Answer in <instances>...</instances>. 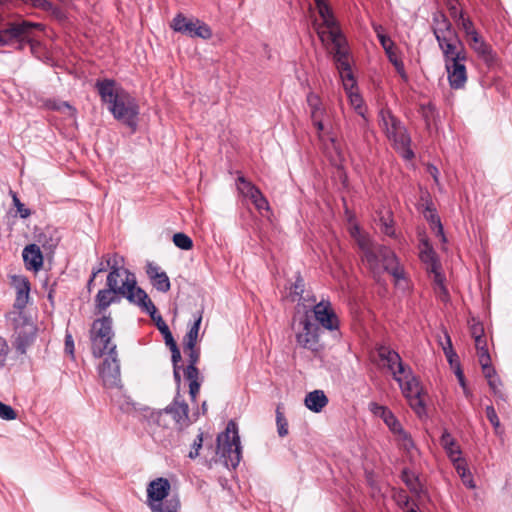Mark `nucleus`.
I'll return each mask as SVG.
<instances>
[{"mask_svg":"<svg viewBox=\"0 0 512 512\" xmlns=\"http://www.w3.org/2000/svg\"><path fill=\"white\" fill-rule=\"evenodd\" d=\"M350 233L362 252L364 265L374 277H379L383 272H387L394 278L396 285L402 288L406 287L404 269L391 249L374 244L370 237L362 233L357 226H354Z\"/></svg>","mask_w":512,"mask_h":512,"instance_id":"obj_1","label":"nucleus"},{"mask_svg":"<svg viewBox=\"0 0 512 512\" xmlns=\"http://www.w3.org/2000/svg\"><path fill=\"white\" fill-rule=\"evenodd\" d=\"M30 284L26 278L16 280V299L13 311L8 314V319L13 324L14 333L12 344L17 354L23 355L30 347L37 333L34 322L25 315L23 309L28 303Z\"/></svg>","mask_w":512,"mask_h":512,"instance_id":"obj_2","label":"nucleus"},{"mask_svg":"<svg viewBox=\"0 0 512 512\" xmlns=\"http://www.w3.org/2000/svg\"><path fill=\"white\" fill-rule=\"evenodd\" d=\"M96 88L113 117L135 131L140 113L136 99L110 79L97 81Z\"/></svg>","mask_w":512,"mask_h":512,"instance_id":"obj_3","label":"nucleus"},{"mask_svg":"<svg viewBox=\"0 0 512 512\" xmlns=\"http://www.w3.org/2000/svg\"><path fill=\"white\" fill-rule=\"evenodd\" d=\"M123 259L117 254L106 256V264L110 268L107 276L108 289L126 297L131 303L138 305L146 299L147 293L137 287L135 275L120 264Z\"/></svg>","mask_w":512,"mask_h":512,"instance_id":"obj_4","label":"nucleus"},{"mask_svg":"<svg viewBox=\"0 0 512 512\" xmlns=\"http://www.w3.org/2000/svg\"><path fill=\"white\" fill-rule=\"evenodd\" d=\"M316 9L322 23L313 22L314 29L322 43L330 42L333 45V59L338 53L348 54L346 39L338 28L337 21L327 0H314Z\"/></svg>","mask_w":512,"mask_h":512,"instance_id":"obj_5","label":"nucleus"},{"mask_svg":"<svg viewBox=\"0 0 512 512\" xmlns=\"http://www.w3.org/2000/svg\"><path fill=\"white\" fill-rule=\"evenodd\" d=\"M379 118L380 127L392 143L393 147L404 159H412L414 157V153L410 148L411 138L403 123L387 109H382L380 111Z\"/></svg>","mask_w":512,"mask_h":512,"instance_id":"obj_6","label":"nucleus"},{"mask_svg":"<svg viewBox=\"0 0 512 512\" xmlns=\"http://www.w3.org/2000/svg\"><path fill=\"white\" fill-rule=\"evenodd\" d=\"M217 455L227 468L235 469L242 457V447L238 427L234 421H229L224 432L217 437Z\"/></svg>","mask_w":512,"mask_h":512,"instance_id":"obj_7","label":"nucleus"},{"mask_svg":"<svg viewBox=\"0 0 512 512\" xmlns=\"http://www.w3.org/2000/svg\"><path fill=\"white\" fill-rule=\"evenodd\" d=\"M309 114L313 125L317 130L319 140L323 143L326 150H333L338 158H341V148L339 143L333 138L324 136L326 122L329 119L327 108L323 104L319 95L310 92L306 98Z\"/></svg>","mask_w":512,"mask_h":512,"instance_id":"obj_8","label":"nucleus"},{"mask_svg":"<svg viewBox=\"0 0 512 512\" xmlns=\"http://www.w3.org/2000/svg\"><path fill=\"white\" fill-rule=\"evenodd\" d=\"M34 29L44 30L41 23L30 21L13 22L8 24L5 29L0 30V47L9 46L17 42L19 48L22 49L25 44H29L31 51L34 53L38 42L31 38Z\"/></svg>","mask_w":512,"mask_h":512,"instance_id":"obj_9","label":"nucleus"},{"mask_svg":"<svg viewBox=\"0 0 512 512\" xmlns=\"http://www.w3.org/2000/svg\"><path fill=\"white\" fill-rule=\"evenodd\" d=\"M293 329L296 342L300 347L313 353H318L322 349L320 328L307 312L299 317L295 316Z\"/></svg>","mask_w":512,"mask_h":512,"instance_id":"obj_10","label":"nucleus"},{"mask_svg":"<svg viewBox=\"0 0 512 512\" xmlns=\"http://www.w3.org/2000/svg\"><path fill=\"white\" fill-rule=\"evenodd\" d=\"M394 380L399 384L400 389L408 400L410 407L415 413L422 417L426 414L425 393L419 380L407 369L404 374H400Z\"/></svg>","mask_w":512,"mask_h":512,"instance_id":"obj_11","label":"nucleus"},{"mask_svg":"<svg viewBox=\"0 0 512 512\" xmlns=\"http://www.w3.org/2000/svg\"><path fill=\"white\" fill-rule=\"evenodd\" d=\"M334 62L351 106L360 116L364 117L363 100L359 93L354 90L356 81L351 71L349 54L338 53Z\"/></svg>","mask_w":512,"mask_h":512,"instance_id":"obj_12","label":"nucleus"},{"mask_svg":"<svg viewBox=\"0 0 512 512\" xmlns=\"http://www.w3.org/2000/svg\"><path fill=\"white\" fill-rule=\"evenodd\" d=\"M114 333L112 330V319L104 316L93 322L91 328L92 352L95 357H101L106 351L114 345L111 339Z\"/></svg>","mask_w":512,"mask_h":512,"instance_id":"obj_13","label":"nucleus"},{"mask_svg":"<svg viewBox=\"0 0 512 512\" xmlns=\"http://www.w3.org/2000/svg\"><path fill=\"white\" fill-rule=\"evenodd\" d=\"M142 416L147 423L151 436L157 442L164 441L166 432L175 428L172 423L171 415H169L165 409L154 410L144 408Z\"/></svg>","mask_w":512,"mask_h":512,"instance_id":"obj_14","label":"nucleus"},{"mask_svg":"<svg viewBox=\"0 0 512 512\" xmlns=\"http://www.w3.org/2000/svg\"><path fill=\"white\" fill-rule=\"evenodd\" d=\"M434 35L443 53L444 63L467 56L455 30L448 29V32L443 34L442 30L434 29Z\"/></svg>","mask_w":512,"mask_h":512,"instance_id":"obj_15","label":"nucleus"},{"mask_svg":"<svg viewBox=\"0 0 512 512\" xmlns=\"http://www.w3.org/2000/svg\"><path fill=\"white\" fill-rule=\"evenodd\" d=\"M171 28L178 33L189 37H198L201 39H209L212 36L210 27L197 18H188L183 14H177L172 22Z\"/></svg>","mask_w":512,"mask_h":512,"instance_id":"obj_16","label":"nucleus"},{"mask_svg":"<svg viewBox=\"0 0 512 512\" xmlns=\"http://www.w3.org/2000/svg\"><path fill=\"white\" fill-rule=\"evenodd\" d=\"M99 376L105 388L121 387L120 364L117 357L116 345L110 348L108 357L105 358L100 365Z\"/></svg>","mask_w":512,"mask_h":512,"instance_id":"obj_17","label":"nucleus"},{"mask_svg":"<svg viewBox=\"0 0 512 512\" xmlns=\"http://www.w3.org/2000/svg\"><path fill=\"white\" fill-rule=\"evenodd\" d=\"M313 313L318 324L324 329L334 333L335 336L339 334V320L331 308L329 301H321L314 305Z\"/></svg>","mask_w":512,"mask_h":512,"instance_id":"obj_18","label":"nucleus"},{"mask_svg":"<svg viewBox=\"0 0 512 512\" xmlns=\"http://www.w3.org/2000/svg\"><path fill=\"white\" fill-rule=\"evenodd\" d=\"M374 30L377 34V38L383 47L389 61L395 67L397 73L401 77L404 82L408 81V75L405 71L404 64L402 60L398 57L397 53L394 50V42L383 33V28L380 25L374 26Z\"/></svg>","mask_w":512,"mask_h":512,"instance_id":"obj_19","label":"nucleus"},{"mask_svg":"<svg viewBox=\"0 0 512 512\" xmlns=\"http://www.w3.org/2000/svg\"><path fill=\"white\" fill-rule=\"evenodd\" d=\"M170 490L171 484L166 478L158 477L150 481L146 488V505L151 507L164 503L165 500H167Z\"/></svg>","mask_w":512,"mask_h":512,"instance_id":"obj_20","label":"nucleus"},{"mask_svg":"<svg viewBox=\"0 0 512 512\" xmlns=\"http://www.w3.org/2000/svg\"><path fill=\"white\" fill-rule=\"evenodd\" d=\"M185 352L188 354L189 364L183 370L186 380L189 382V394L191 399L194 400L200 389L199 371L196 364L199 360V351L195 347L186 348Z\"/></svg>","mask_w":512,"mask_h":512,"instance_id":"obj_21","label":"nucleus"},{"mask_svg":"<svg viewBox=\"0 0 512 512\" xmlns=\"http://www.w3.org/2000/svg\"><path fill=\"white\" fill-rule=\"evenodd\" d=\"M467 56L445 63L447 79L452 89L458 90L465 87L467 82L466 69Z\"/></svg>","mask_w":512,"mask_h":512,"instance_id":"obj_22","label":"nucleus"},{"mask_svg":"<svg viewBox=\"0 0 512 512\" xmlns=\"http://www.w3.org/2000/svg\"><path fill=\"white\" fill-rule=\"evenodd\" d=\"M379 357L386 363L388 369L393 374V378H396L400 374H404L405 370H407L401 361L399 354L394 350L387 347H381L379 349Z\"/></svg>","mask_w":512,"mask_h":512,"instance_id":"obj_23","label":"nucleus"},{"mask_svg":"<svg viewBox=\"0 0 512 512\" xmlns=\"http://www.w3.org/2000/svg\"><path fill=\"white\" fill-rule=\"evenodd\" d=\"M468 45L470 48L486 63L490 64L494 61V54L492 52L491 46L486 43L482 36L479 33H475L474 35L467 38Z\"/></svg>","mask_w":512,"mask_h":512,"instance_id":"obj_24","label":"nucleus"},{"mask_svg":"<svg viewBox=\"0 0 512 512\" xmlns=\"http://www.w3.org/2000/svg\"><path fill=\"white\" fill-rule=\"evenodd\" d=\"M165 410L171 415L172 423L175 427L180 429L186 425L188 419V405L184 401H179L178 398H176Z\"/></svg>","mask_w":512,"mask_h":512,"instance_id":"obj_25","label":"nucleus"},{"mask_svg":"<svg viewBox=\"0 0 512 512\" xmlns=\"http://www.w3.org/2000/svg\"><path fill=\"white\" fill-rule=\"evenodd\" d=\"M146 273L150 278L152 285L160 292H167L170 289V280L167 274L160 270L154 263H148Z\"/></svg>","mask_w":512,"mask_h":512,"instance_id":"obj_26","label":"nucleus"},{"mask_svg":"<svg viewBox=\"0 0 512 512\" xmlns=\"http://www.w3.org/2000/svg\"><path fill=\"white\" fill-rule=\"evenodd\" d=\"M440 445L446 452L453 465L463 459L461 457L462 451L460 446L457 444L456 440L450 434V432L446 429L443 431L440 437Z\"/></svg>","mask_w":512,"mask_h":512,"instance_id":"obj_27","label":"nucleus"},{"mask_svg":"<svg viewBox=\"0 0 512 512\" xmlns=\"http://www.w3.org/2000/svg\"><path fill=\"white\" fill-rule=\"evenodd\" d=\"M420 259L426 265L430 276L441 272V264L438 261L433 248L425 241L420 249Z\"/></svg>","mask_w":512,"mask_h":512,"instance_id":"obj_28","label":"nucleus"},{"mask_svg":"<svg viewBox=\"0 0 512 512\" xmlns=\"http://www.w3.org/2000/svg\"><path fill=\"white\" fill-rule=\"evenodd\" d=\"M23 260L28 269L38 271L43 265V256L36 244L26 246L22 253Z\"/></svg>","mask_w":512,"mask_h":512,"instance_id":"obj_29","label":"nucleus"},{"mask_svg":"<svg viewBox=\"0 0 512 512\" xmlns=\"http://www.w3.org/2000/svg\"><path fill=\"white\" fill-rule=\"evenodd\" d=\"M138 306L143 311L148 313L150 315V317L152 318V320L155 321L156 326H157L158 330L162 333V335H164L170 331L168 325L165 323L162 316L157 314V309H156L154 303L148 297V295H146V299L144 301H141L138 304Z\"/></svg>","mask_w":512,"mask_h":512,"instance_id":"obj_30","label":"nucleus"},{"mask_svg":"<svg viewBox=\"0 0 512 512\" xmlns=\"http://www.w3.org/2000/svg\"><path fill=\"white\" fill-rule=\"evenodd\" d=\"M304 403L309 410L319 413L327 405L328 398L322 390H314L306 395Z\"/></svg>","mask_w":512,"mask_h":512,"instance_id":"obj_31","label":"nucleus"},{"mask_svg":"<svg viewBox=\"0 0 512 512\" xmlns=\"http://www.w3.org/2000/svg\"><path fill=\"white\" fill-rule=\"evenodd\" d=\"M119 294L110 290L102 289L99 290L95 297L96 308L99 313L105 311L112 303L119 302Z\"/></svg>","mask_w":512,"mask_h":512,"instance_id":"obj_32","label":"nucleus"},{"mask_svg":"<svg viewBox=\"0 0 512 512\" xmlns=\"http://www.w3.org/2000/svg\"><path fill=\"white\" fill-rule=\"evenodd\" d=\"M372 411L376 416L383 419L392 432L394 430H399L400 422L389 409L381 405L373 404Z\"/></svg>","mask_w":512,"mask_h":512,"instance_id":"obj_33","label":"nucleus"},{"mask_svg":"<svg viewBox=\"0 0 512 512\" xmlns=\"http://www.w3.org/2000/svg\"><path fill=\"white\" fill-rule=\"evenodd\" d=\"M430 277L433 282V288H434V293H435L436 297L440 301L447 303L450 299V295H449V292L444 284L445 276L442 274V272H440V273H436Z\"/></svg>","mask_w":512,"mask_h":512,"instance_id":"obj_34","label":"nucleus"},{"mask_svg":"<svg viewBox=\"0 0 512 512\" xmlns=\"http://www.w3.org/2000/svg\"><path fill=\"white\" fill-rule=\"evenodd\" d=\"M201 321H202V314L198 313L195 316L194 322H193L192 326L189 328V331L187 332V334L184 338V345L186 348L195 347L197 340H198Z\"/></svg>","mask_w":512,"mask_h":512,"instance_id":"obj_35","label":"nucleus"},{"mask_svg":"<svg viewBox=\"0 0 512 512\" xmlns=\"http://www.w3.org/2000/svg\"><path fill=\"white\" fill-rule=\"evenodd\" d=\"M454 468L462 480V483L469 489H474L476 487L475 482L473 480V476L466 465L465 459L460 460L455 463Z\"/></svg>","mask_w":512,"mask_h":512,"instance_id":"obj_36","label":"nucleus"},{"mask_svg":"<svg viewBox=\"0 0 512 512\" xmlns=\"http://www.w3.org/2000/svg\"><path fill=\"white\" fill-rule=\"evenodd\" d=\"M181 503L178 497L165 500L164 503L149 507L151 512H180Z\"/></svg>","mask_w":512,"mask_h":512,"instance_id":"obj_37","label":"nucleus"},{"mask_svg":"<svg viewBox=\"0 0 512 512\" xmlns=\"http://www.w3.org/2000/svg\"><path fill=\"white\" fill-rule=\"evenodd\" d=\"M239 192L251 201L256 198L259 193V189L255 187L251 182L247 181L244 177H239L237 182Z\"/></svg>","mask_w":512,"mask_h":512,"instance_id":"obj_38","label":"nucleus"},{"mask_svg":"<svg viewBox=\"0 0 512 512\" xmlns=\"http://www.w3.org/2000/svg\"><path fill=\"white\" fill-rule=\"evenodd\" d=\"M426 219L431 225L432 230L434 231L435 235L440 237L443 242L446 241V237L444 235L443 226L441 224L440 218L438 215L431 209H427V212L425 214Z\"/></svg>","mask_w":512,"mask_h":512,"instance_id":"obj_39","label":"nucleus"},{"mask_svg":"<svg viewBox=\"0 0 512 512\" xmlns=\"http://www.w3.org/2000/svg\"><path fill=\"white\" fill-rule=\"evenodd\" d=\"M304 288V280L300 276H298L296 281L291 285L288 296L292 301L305 300V298L303 297Z\"/></svg>","mask_w":512,"mask_h":512,"instance_id":"obj_40","label":"nucleus"},{"mask_svg":"<svg viewBox=\"0 0 512 512\" xmlns=\"http://www.w3.org/2000/svg\"><path fill=\"white\" fill-rule=\"evenodd\" d=\"M402 480L411 492L416 494L420 492V483L414 473L404 470L402 472Z\"/></svg>","mask_w":512,"mask_h":512,"instance_id":"obj_41","label":"nucleus"},{"mask_svg":"<svg viewBox=\"0 0 512 512\" xmlns=\"http://www.w3.org/2000/svg\"><path fill=\"white\" fill-rule=\"evenodd\" d=\"M393 433L397 437L399 444L407 451H410L414 447V443L410 435L399 425V430H394Z\"/></svg>","mask_w":512,"mask_h":512,"instance_id":"obj_42","label":"nucleus"},{"mask_svg":"<svg viewBox=\"0 0 512 512\" xmlns=\"http://www.w3.org/2000/svg\"><path fill=\"white\" fill-rule=\"evenodd\" d=\"M390 216H391L390 212L387 211L386 215H382L380 217V229H381L382 233H384L385 235L390 236V237H395L396 234H395V230L393 228V221L390 218Z\"/></svg>","mask_w":512,"mask_h":512,"instance_id":"obj_43","label":"nucleus"},{"mask_svg":"<svg viewBox=\"0 0 512 512\" xmlns=\"http://www.w3.org/2000/svg\"><path fill=\"white\" fill-rule=\"evenodd\" d=\"M170 350L172 352L174 380H175L176 384L179 386L180 381H181V376H180V366L178 365V362L181 360V353L177 346L172 347Z\"/></svg>","mask_w":512,"mask_h":512,"instance_id":"obj_44","label":"nucleus"},{"mask_svg":"<svg viewBox=\"0 0 512 512\" xmlns=\"http://www.w3.org/2000/svg\"><path fill=\"white\" fill-rule=\"evenodd\" d=\"M455 22L464 31L466 39L477 33L473 22L469 18H465L464 15H459V19Z\"/></svg>","mask_w":512,"mask_h":512,"instance_id":"obj_45","label":"nucleus"},{"mask_svg":"<svg viewBox=\"0 0 512 512\" xmlns=\"http://www.w3.org/2000/svg\"><path fill=\"white\" fill-rule=\"evenodd\" d=\"M485 411H486V417L489 420V422L491 423V425L493 426L495 433L497 435H501L503 431L501 429V423H500V420L498 418V415H497L494 407L491 405L487 406Z\"/></svg>","mask_w":512,"mask_h":512,"instance_id":"obj_46","label":"nucleus"},{"mask_svg":"<svg viewBox=\"0 0 512 512\" xmlns=\"http://www.w3.org/2000/svg\"><path fill=\"white\" fill-rule=\"evenodd\" d=\"M174 244L183 250H189L193 246L192 239L184 233H176L173 236Z\"/></svg>","mask_w":512,"mask_h":512,"instance_id":"obj_47","label":"nucleus"},{"mask_svg":"<svg viewBox=\"0 0 512 512\" xmlns=\"http://www.w3.org/2000/svg\"><path fill=\"white\" fill-rule=\"evenodd\" d=\"M276 424H277V432L280 437H284L288 434V423L284 414L280 411L279 408L276 410Z\"/></svg>","mask_w":512,"mask_h":512,"instance_id":"obj_48","label":"nucleus"},{"mask_svg":"<svg viewBox=\"0 0 512 512\" xmlns=\"http://www.w3.org/2000/svg\"><path fill=\"white\" fill-rule=\"evenodd\" d=\"M488 385H489V388L491 389V391L493 392V394L497 398H500L501 400L505 399V395H504V393L502 392V389H501L502 381H501V379L498 376L496 378L490 379L488 381Z\"/></svg>","mask_w":512,"mask_h":512,"instance_id":"obj_49","label":"nucleus"},{"mask_svg":"<svg viewBox=\"0 0 512 512\" xmlns=\"http://www.w3.org/2000/svg\"><path fill=\"white\" fill-rule=\"evenodd\" d=\"M53 109L63 113L65 116L71 118L74 121L75 119V109L67 102H60L54 104Z\"/></svg>","mask_w":512,"mask_h":512,"instance_id":"obj_50","label":"nucleus"},{"mask_svg":"<svg viewBox=\"0 0 512 512\" xmlns=\"http://www.w3.org/2000/svg\"><path fill=\"white\" fill-rule=\"evenodd\" d=\"M10 353V347L5 338L0 337V366L4 367L7 364V360Z\"/></svg>","mask_w":512,"mask_h":512,"instance_id":"obj_51","label":"nucleus"},{"mask_svg":"<svg viewBox=\"0 0 512 512\" xmlns=\"http://www.w3.org/2000/svg\"><path fill=\"white\" fill-rule=\"evenodd\" d=\"M16 417L17 414L11 406L0 402V418L4 420H14Z\"/></svg>","mask_w":512,"mask_h":512,"instance_id":"obj_52","label":"nucleus"},{"mask_svg":"<svg viewBox=\"0 0 512 512\" xmlns=\"http://www.w3.org/2000/svg\"><path fill=\"white\" fill-rule=\"evenodd\" d=\"M470 333L472 338L475 340L477 338L484 337V327L480 322H476L474 319L470 324Z\"/></svg>","mask_w":512,"mask_h":512,"instance_id":"obj_53","label":"nucleus"},{"mask_svg":"<svg viewBox=\"0 0 512 512\" xmlns=\"http://www.w3.org/2000/svg\"><path fill=\"white\" fill-rule=\"evenodd\" d=\"M202 443H203V438H202V433H200V434H198L197 438L194 440L192 450L189 453V457L191 459H194L199 455V450L202 447Z\"/></svg>","mask_w":512,"mask_h":512,"instance_id":"obj_54","label":"nucleus"},{"mask_svg":"<svg viewBox=\"0 0 512 512\" xmlns=\"http://www.w3.org/2000/svg\"><path fill=\"white\" fill-rule=\"evenodd\" d=\"M251 202L255 205V207L259 211L268 209V202L265 199V197L262 195L261 191H259L256 198H254Z\"/></svg>","mask_w":512,"mask_h":512,"instance_id":"obj_55","label":"nucleus"},{"mask_svg":"<svg viewBox=\"0 0 512 512\" xmlns=\"http://www.w3.org/2000/svg\"><path fill=\"white\" fill-rule=\"evenodd\" d=\"M13 202L22 218H27L30 215V210L27 209L24 206V204L20 202L16 195L13 196Z\"/></svg>","mask_w":512,"mask_h":512,"instance_id":"obj_56","label":"nucleus"},{"mask_svg":"<svg viewBox=\"0 0 512 512\" xmlns=\"http://www.w3.org/2000/svg\"><path fill=\"white\" fill-rule=\"evenodd\" d=\"M447 6L450 11V15L454 19V21L459 19V15H463L462 11H459L457 9V1L456 0H448Z\"/></svg>","mask_w":512,"mask_h":512,"instance_id":"obj_57","label":"nucleus"},{"mask_svg":"<svg viewBox=\"0 0 512 512\" xmlns=\"http://www.w3.org/2000/svg\"><path fill=\"white\" fill-rule=\"evenodd\" d=\"M478 360L481 365V368L489 367L491 365V358L488 351H482L481 353H478Z\"/></svg>","mask_w":512,"mask_h":512,"instance_id":"obj_58","label":"nucleus"},{"mask_svg":"<svg viewBox=\"0 0 512 512\" xmlns=\"http://www.w3.org/2000/svg\"><path fill=\"white\" fill-rule=\"evenodd\" d=\"M441 18L442 19L440 21H437L436 27L434 29L442 30L443 34L445 32H448V29L449 30H454L452 28L451 23L448 21V19L444 15H441Z\"/></svg>","mask_w":512,"mask_h":512,"instance_id":"obj_59","label":"nucleus"},{"mask_svg":"<svg viewBox=\"0 0 512 512\" xmlns=\"http://www.w3.org/2000/svg\"><path fill=\"white\" fill-rule=\"evenodd\" d=\"M446 342H447V346H443V350H444V353H445L447 359L449 360V362L452 363L453 357H455L456 355L453 352L452 343H451L450 337L448 335H446Z\"/></svg>","mask_w":512,"mask_h":512,"instance_id":"obj_60","label":"nucleus"},{"mask_svg":"<svg viewBox=\"0 0 512 512\" xmlns=\"http://www.w3.org/2000/svg\"><path fill=\"white\" fill-rule=\"evenodd\" d=\"M427 172L428 174L433 178L435 184L439 187V190H441V186L439 184V170L434 165H428L427 166Z\"/></svg>","mask_w":512,"mask_h":512,"instance_id":"obj_61","label":"nucleus"},{"mask_svg":"<svg viewBox=\"0 0 512 512\" xmlns=\"http://www.w3.org/2000/svg\"><path fill=\"white\" fill-rule=\"evenodd\" d=\"M65 352L71 356L74 355V341L71 334L65 336Z\"/></svg>","mask_w":512,"mask_h":512,"instance_id":"obj_62","label":"nucleus"},{"mask_svg":"<svg viewBox=\"0 0 512 512\" xmlns=\"http://www.w3.org/2000/svg\"><path fill=\"white\" fill-rule=\"evenodd\" d=\"M474 342H475V347H476V350H477V354L481 353L482 351H488L487 341H486L485 336L481 337V338L475 339Z\"/></svg>","mask_w":512,"mask_h":512,"instance_id":"obj_63","label":"nucleus"},{"mask_svg":"<svg viewBox=\"0 0 512 512\" xmlns=\"http://www.w3.org/2000/svg\"><path fill=\"white\" fill-rule=\"evenodd\" d=\"M484 377L489 381L490 379L496 378L498 375L492 366L485 367L482 369Z\"/></svg>","mask_w":512,"mask_h":512,"instance_id":"obj_64","label":"nucleus"}]
</instances>
